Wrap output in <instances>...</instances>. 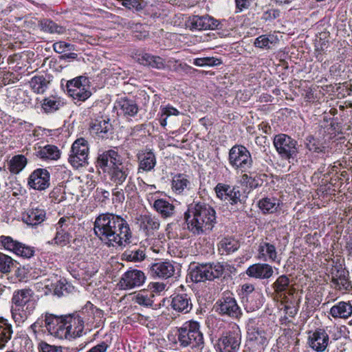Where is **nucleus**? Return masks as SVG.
I'll return each mask as SVG.
<instances>
[{"label":"nucleus","mask_w":352,"mask_h":352,"mask_svg":"<svg viewBox=\"0 0 352 352\" xmlns=\"http://www.w3.org/2000/svg\"><path fill=\"white\" fill-rule=\"evenodd\" d=\"M94 232L108 247H125L131 242L129 224L122 216L113 213L100 214L94 223Z\"/></svg>","instance_id":"1"},{"label":"nucleus","mask_w":352,"mask_h":352,"mask_svg":"<svg viewBox=\"0 0 352 352\" xmlns=\"http://www.w3.org/2000/svg\"><path fill=\"white\" fill-rule=\"evenodd\" d=\"M184 219L187 229L195 236L208 234L217 223L214 209L204 203L190 205Z\"/></svg>","instance_id":"2"},{"label":"nucleus","mask_w":352,"mask_h":352,"mask_svg":"<svg viewBox=\"0 0 352 352\" xmlns=\"http://www.w3.org/2000/svg\"><path fill=\"white\" fill-rule=\"evenodd\" d=\"M45 327L49 333L59 339H74L82 336L85 325L76 314L58 316L46 313Z\"/></svg>","instance_id":"3"},{"label":"nucleus","mask_w":352,"mask_h":352,"mask_svg":"<svg viewBox=\"0 0 352 352\" xmlns=\"http://www.w3.org/2000/svg\"><path fill=\"white\" fill-rule=\"evenodd\" d=\"M98 166L107 172L110 182L116 187H119L129 179L130 169L123 164L122 158L114 150H108L99 155L97 160Z\"/></svg>","instance_id":"4"},{"label":"nucleus","mask_w":352,"mask_h":352,"mask_svg":"<svg viewBox=\"0 0 352 352\" xmlns=\"http://www.w3.org/2000/svg\"><path fill=\"white\" fill-rule=\"evenodd\" d=\"M36 302L34 292L30 289H22L15 291L12 298V316L15 322H25L34 311Z\"/></svg>","instance_id":"5"},{"label":"nucleus","mask_w":352,"mask_h":352,"mask_svg":"<svg viewBox=\"0 0 352 352\" xmlns=\"http://www.w3.org/2000/svg\"><path fill=\"white\" fill-rule=\"evenodd\" d=\"M231 265L226 263L199 264L192 269L190 276L192 281L204 282L218 278L225 270H229Z\"/></svg>","instance_id":"6"},{"label":"nucleus","mask_w":352,"mask_h":352,"mask_svg":"<svg viewBox=\"0 0 352 352\" xmlns=\"http://www.w3.org/2000/svg\"><path fill=\"white\" fill-rule=\"evenodd\" d=\"M178 340L181 346L202 348L204 344V336L200 331V324L195 320L186 322L178 329Z\"/></svg>","instance_id":"7"},{"label":"nucleus","mask_w":352,"mask_h":352,"mask_svg":"<svg viewBox=\"0 0 352 352\" xmlns=\"http://www.w3.org/2000/svg\"><path fill=\"white\" fill-rule=\"evenodd\" d=\"M241 343V332L236 324L224 331L217 342L219 352H239Z\"/></svg>","instance_id":"8"},{"label":"nucleus","mask_w":352,"mask_h":352,"mask_svg":"<svg viewBox=\"0 0 352 352\" xmlns=\"http://www.w3.org/2000/svg\"><path fill=\"white\" fill-rule=\"evenodd\" d=\"M228 161L235 170L246 172L252 168L253 160L250 152L242 145H234L229 151Z\"/></svg>","instance_id":"9"},{"label":"nucleus","mask_w":352,"mask_h":352,"mask_svg":"<svg viewBox=\"0 0 352 352\" xmlns=\"http://www.w3.org/2000/svg\"><path fill=\"white\" fill-rule=\"evenodd\" d=\"M273 144L280 157L283 160H294L298 154V142L290 136L280 133L276 135Z\"/></svg>","instance_id":"10"},{"label":"nucleus","mask_w":352,"mask_h":352,"mask_svg":"<svg viewBox=\"0 0 352 352\" xmlns=\"http://www.w3.org/2000/svg\"><path fill=\"white\" fill-rule=\"evenodd\" d=\"M89 153L87 140L83 138L76 139L72 145L69 162L75 168L85 166L88 164Z\"/></svg>","instance_id":"11"},{"label":"nucleus","mask_w":352,"mask_h":352,"mask_svg":"<svg viewBox=\"0 0 352 352\" xmlns=\"http://www.w3.org/2000/svg\"><path fill=\"white\" fill-rule=\"evenodd\" d=\"M88 82L87 78L82 76L68 80L66 84L67 94L77 101L86 100L91 95Z\"/></svg>","instance_id":"12"},{"label":"nucleus","mask_w":352,"mask_h":352,"mask_svg":"<svg viewBox=\"0 0 352 352\" xmlns=\"http://www.w3.org/2000/svg\"><path fill=\"white\" fill-rule=\"evenodd\" d=\"M216 306L217 311L221 315L239 319L242 314L236 300L230 293L223 294V296L216 302Z\"/></svg>","instance_id":"13"},{"label":"nucleus","mask_w":352,"mask_h":352,"mask_svg":"<svg viewBox=\"0 0 352 352\" xmlns=\"http://www.w3.org/2000/svg\"><path fill=\"white\" fill-rule=\"evenodd\" d=\"M186 27L192 30H206L220 29L221 24L214 17L205 14L203 16L193 15L190 16L186 22Z\"/></svg>","instance_id":"14"},{"label":"nucleus","mask_w":352,"mask_h":352,"mask_svg":"<svg viewBox=\"0 0 352 352\" xmlns=\"http://www.w3.org/2000/svg\"><path fill=\"white\" fill-rule=\"evenodd\" d=\"M248 347L251 352H263L268 344L266 333L255 327L248 329Z\"/></svg>","instance_id":"15"},{"label":"nucleus","mask_w":352,"mask_h":352,"mask_svg":"<svg viewBox=\"0 0 352 352\" xmlns=\"http://www.w3.org/2000/svg\"><path fill=\"white\" fill-rule=\"evenodd\" d=\"M332 286L342 292H349L351 288V282L349 280V272L341 265L333 266L331 271Z\"/></svg>","instance_id":"16"},{"label":"nucleus","mask_w":352,"mask_h":352,"mask_svg":"<svg viewBox=\"0 0 352 352\" xmlns=\"http://www.w3.org/2000/svg\"><path fill=\"white\" fill-rule=\"evenodd\" d=\"M0 243L5 250L24 258H30L34 254V250L29 246L14 240L8 236H0Z\"/></svg>","instance_id":"17"},{"label":"nucleus","mask_w":352,"mask_h":352,"mask_svg":"<svg viewBox=\"0 0 352 352\" xmlns=\"http://www.w3.org/2000/svg\"><path fill=\"white\" fill-rule=\"evenodd\" d=\"M50 174L45 168H38L34 170L28 179V185L37 190H44L50 185Z\"/></svg>","instance_id":"18"},{"label":"nucleus","mask_w":352,"mask_h":352,"mask_svg":"<svg viewBox=\"0 0 352 352\" xmlns=\"http://www.w3.org/2000/svg\"><path fill=\"white\" fill-rule=\"evenodd\" d=\"M217 197L221 201H228L230 204H236L241 201V192L238 187H231L230 186L218 183L214 188Z\"/></svg>","instance_id":"19"},{"label":"nucleus","mask_w":352,"mask_h":352,"mask_svg":"<svg viewBox=\"0 0 352 352\" xmlns=\"http://www.w3.org/2000/svg\"><path fill=\"white\" fill-rule=\"evenodd\" d=\"M146 280L143 272L132 270L126 272L122 276L119 285L123 289H131L142 285Z\"/></svg>","instance_id":"20"},{"label":"nucleus","mask_w":352,"mask_h":352,"mask_svg":"<svg viewBox=\"0 0 352 352\" xmlns=\"http://www.w3.org/2000/svg\"><path fill=\"white\" fill-rule=\"evenodd\" d=\"M170 298V307L175 311L186 314L192 310V299L188 294L174 293Z\"/></svg>","instance_id":"21"},{"label":"nucleus","mask_w":352,"mask_h":352,"mask_svg":"<svg viewBox=\"0 0 352 352\" xmlns=\"http://www.w3.org/2000/svg\"><path fill=\"white\" fill-rule=\"evenodd\" d=\"M89 129L91 132L99 138H108L111 133L112 125L109 122V119L103 116H98L92 119L90 124Z\"/></svg>","instance_id":"22"},{"label":"nucleus","mask_w":352,"mask_h":352,"mask_svg":"<svg viewBox=\"0 0 352 352\" xmlns=\"http://www.w3.org/2000/svg\"><path fill=\"white\" fill-rule=\"evenodd\" d=\"M248 276L255 279H270L273 276L274 270L271 265L266 263H258L251 265L245 271Z\"/></svg>","instance_id":"23"},{"label":"nucleus","mask_w":352,"mask_h":352,"mask_svg":"<svg viewBox=\"0 0 352 352\" xmlns=\"http://www.w3.org/2000/svg\"><path fill=\"white\" fill-rule=\"evenodd\" d=\"M329 335L324 329H318L309 336V346L317 352H323L329 344Z\"/></svg>","instance_id":"24"},{"label":"nucleus","mask_w":352,"mask_h":352,"mask_svg":"<svg viewBox=\"0 0 352 352\" xmlns=\"http://www.w3.org/2000/svg\"><path fill=\"white\" fill-rule=\"evenodd\" d=\"M138 173L149 172L154 169L157 161L154 153L151 150H142L137 153Z\"/></svg>","instance_id":"25"},{"label":"nucleus","mask_w":352,"mask_h":352,"mask_svg":"<svg viewBox=\"0 0 352 352\" xmlns=\"http://www.w3.org/2000/svg\"><path fill=\"white\" fill-rule=\"evenodd\" d=\"M192 179L188 175L177 173L171 179V189L177 195H183L192 189Z\"/></svg>","instance_id":"26"},{"label":"nucleus","mask_w":352,"mask_h":352,"mask_svg":"<svg viewBox=\"0 0 352 352\" xmlns=\"http://www.w3.org/2000/svg\"><path fill=\"white\" fill-rule=\"evenodd\" d=\"M150 272L153 277L167 279L173 276L175 267L170 262H159L151 266Z\"/></svg>","instance_id":"27"},{"label":"nucleus","mask_w":352,"mask_h":352,"mask_svg":"<svg viewBox=\"0 0 352 352\" xmlns=\"http://www.w3.org/2000/svg\"><path fill=\"white\" fill-rule=\"evenodd\" d=\"M277 251L274 244L266 241H262L258 248V258L263 261L271 263L278 262L277 261Z\"/></svg>","instance_id":"28"},{"label":"nucleus","mask_w":352,"mask_h":352,"mask_svg":"<svg viewBox=\"0 0 352 352\" xmlns=\"http://www.w3.org/2000/svg\"><path fill=\"white\" fill-rule=\"evenodd\" d=\"M45 218V210L38 208L29 209L22 216L23 221L30 226L38 225L43 222Z\"/></svg>","instance_id":"29"},{"label":"nucleus","mask_w":352,"mask_h":352,"mask_svg":"<svg viewBox=\"0 0 352 352\" xmlns=\"http://www.w3.org/2000/svg\"><path fill=\"white\" fill-rule=\"evenodd\" d=\"M242 291L247 294V303H250V309H258L262 305L261 294L254 292V286L252 284L242 285Z\"/></svg>","instance_id":"30"},{"label":"nucleus","mask_w":352,"mask_h":352,"mask_svg":"<svg viewBox=\"0 0 352 352\" xmlns=\"http://www.w3.org/2000/svg\"><path fill=\"white\" fill-rule=\"evenodd\" d=\"M116 108L118 109L120 114L129 117L135 116L139 111L138 106L135 101L126 98L119 99L116 102Z\"/></svg>","instance_id":"31"},{"label":"nucleus","mask_w":352,"mask_h":352,"mask_svg":"<svg viewBox=\"0 0 352 352\" xmlns=\"http://www.w3.org/2000/svg\"><path fill=\"white\" fill-rule=\"evenodd\" d=\"M329 314L334 318H349L352 315V303L350 301L338 302L330 309Z\"/></svg>","instance_id":"32"},{"label":"nucleus","mask_w":352,"mask_h":352,"mask_svg":"<svg viewBox=\"0 0 352 352\" xmlns=\"http://www.w3.org/2000/svg\"><path fill=\"white\" fill-rule=\"evenodd\" d=\"M51 80V76L49 75H37L30 79L29 84L34 93L43 94L48 88Z\"/></svg>","instance_id":"33"},{"label":"nucleus","mask_w":352,"mask_h":352,"mask_svg":"<svg viewBox=\"0 0 352 352\" xmlns=\"http://www.w3.org/2000/svg\"><path fill=\"white\" fill-rule=\"evenodd\" d=\"M64 104L65 102L60 97L52 95L42 100L41 108L45 113H51L60 109Z\"/></svg>","instance_id":"34"},{"label":"nucleus","mask_w":352,"mask_h":352,"mask_svg":"<svg viewBox=\"0 0 352 352\" xmlns=\"http://www.w3.org/2000/svg\"><path fill=\"white\" fill-rule=\"evenodd\" d=\"M36 156L44 160H57L60 158V152L57 146L47 144L38 148Z\"/></svg>","instance_id":"35"},{"label":"nucleus","mask_w":352,"mask_h":352,"mask_svg":"<svg viewBox=\"0 0 352 352\" xmlns=\"http://www.w3.org/2000/svg\"><path fill=\"white\" fill-rule=\"evenodd\" d=\"M290 278L287 275H280L272 283V287L274 294L279 298H285V293L290 286Z\"/></svg>","instance_id":"36"},{"label":"nucleus","mask_w":352,"mask_h":352,"mask_svg":"<svg viewBox=\"0 0 352 352\" xmlns=\"http://www.w3.org/2000/svg\"><path fill=\"white\" fill-rule=\"evenodd\" d=\"M239 248V242L233 238L226 237L218 243V251L221 255H228Z\"/></svg>","instance_id":"37"},{"label":"nucleus","mask_w":352,"mask_h":352,"mask_svg":"<svg viewBox=\"0 0 352 352\" xmlns=\"http://www.w3.org/2000/svg\"><path fill=\"white\" fill-rule=\"evenodd\" d=\"M137 221L140 228L147 232L157 230L160 228L159 220L151 214H141Z\"/></svg>","instance_id":"38"},{"label":"nucleus","mask_w":352,"mask_h":352,"mask_svg":"<svg viewBox=\"0 0 352 352\" xmlns=\"http://www.w3.org/2000/svg\"><path fill=\"white\" fill-rule=\"evenodd\" d=\"M12 333V324L7 319L0 317V349L5 347L6 343L11 339Z\"/></svg>","instance_id":"39"},{"label":"nucleus","mask_w":352,"mask_h":352,"mask_svg":"<svg viewBox=\"0 0 352 352\" xmlns=\"http://www.w3.org/2000/svg\"><path fill=\"white\" fill-rule=\"evenodd\" d=\"M153 208L164 218L173 216L175 212V206L164 199L155 200Z\"/></svg>","instance_id":"40"},{"label":"nucleus","mask_w":352,"mask_h":352,"mask_svg":"<svg viewBox=\"0 0 352 352\" xmlns=\"http://www.w3.org/2000/svg\"><path fill=\"white\" fill-rule=\"evenodd\" d=\"M38 26L41 31L50 34H63L66 32V29L56 23L50 19H43L38 23Z\"/></svg>","instance_id":"41"},{"label":"nucleus","mask_w":352,"mask_h":352,"mask_svg":"<svg viewBox=\"0 0 352 352\" xmlns=\"http://www.w3.org/2000/svg\"><path fill=\"white\" fill-rule=\"evenodd\" d=\"M27 158L23 155H16L8 162V170L13 174L19 173L27 165Z\"/></svg>","instance_id":"42"},{"label":"nucleus","mask_w":352,"mask_h":352,"mask_svg":"<svg viewBox=\"0 0 352 352\" xmlns=\"http://www.w3.org/2000/svg\"><path fill=\"white\" fill-rule=\"evenodd\" d=\"M145 249L144 248L129 249L122 254V259L131 262H140L145 258Z\"/></svg>","instance_id":"43"},{"label":"nucleus","mask_w":352,"mask_h":352,"mask_svg":"<svg viewBox=\"0 0 352 352\" xmlns=\"http://www.w3.org/2000/svg\"><path fill=\"white\" fill-rule=\"evenodd\" d=\"M258 205L263 213H274L279 207V201L275 197H265L258 201Z\"/></svg>","instance_id":"44"},{"label":"nucleus","mask_w":352,"mask_h":352,"mask_svg":"<svg viewBox=\"0 0 352 352\" xmlns=\"http://www.w3.org/2000/svg\"><path fill=\"white\" fill-rule=\"evenodd\" d=\"M92 309L93 304L90 302H87L81 310L75 313L78 318L82 320L84 325H85V324H89V323H94L92 314L90 313V311H92Z\"/></svg>","instance_id":"45"},{"label":"nucleus","mask_w":352,"mask_h":352,"mask_svg":"<svg viewBox=\"0 0 352 352\" xmlns=\"http://www.w3.org/2000/svg\"><path fill=\"white\" fill-rule=\"evenodd\" d=\"M154 294L153 292L145 291L140 292L135 297V302L140 305L144 307H151L153 304Z\"/></svg>","instance_id":"46"},{"label":"nucleus","mask_w":352,"mask_h":352,"mask_svg":"<svg viewBox=\"0 0 352 352\" xmlns=\"http://www.w3.org/2000/svg\"><path fill=\"white\" fill-rule=\"evenodd\" d=\"M14 265V260L10 256L0 252V273L9 274Z\"/></svg>","instance_id":"47"},{"label":"nucleus","mask_w":352,"mask_h":352,"mask_svg":"<svg viewBox=\"0 0 352 352\" xmlns=\"http://www.w3.org/2000/svg\"><path fill=\"white\" fill-rule=\"evenodd\" d=\"M221 63V59L214 57L197 58L193 60V64L199 67L217 66Z\"/></svg>","instance_id":"48"},{"label":"nucleus","mask_w":352,"mask_h":352,"mask_svg":"<svg viewBox=\"0 0 352 352\" xmlns=\"http://www.w3.org/2000/svg\"><path fill=\"white\" fill-rule=\"evenodd\" d=\"M54 241L56 244L60 246H65L69 241V234L65 229L57 228V232Z\"/></svg>","instance_id":"49"},{"label":"nucleus","mask_w":352,"mask_h":352,"mask_svg":"<svg viewBox=\"0 0 352 352\" xmlns=\"http://www.w3.org/2000/svg\"><path fill=\"white\" fill-rule=\"evenodd\" d=\"M51 201L55 204L60 203L66 199L65 194L60 187L54 188L50 193Z\"/></svg>","instance_id":"50"},{"label":"nucleus","mask_w":352,"mask_h":352,"mask_svg":"<svg viewBox=\"0 0 352 352\" xmlns=\"http://www.w3.org/2000/svg\"><path fill=\"white\" fill-rule=\"evenodd\" d=\"M306 146L310 151L316 153H320L323 151L319 142L312 136H308L306 139Z\"/></svg>","instance_id":"51"},{"label":"nucleus","mask_w":352,"mask_h":352,"mask_svg":"<svg viewBox=\"0 0 352 352\" xmlns=\"http://www.w3.org/2000/svg\"><path fill=\"white\" fill-rule=\"evenodd\" d=\"M38 348L40 352H63L60 346L50 345L44 341L39 342Z\"/></svg>","instance_id":"52"},{"label":"nucleus","mask_w":352,"mask_h":352,"mask_svg":"<svg viewBox=\"0 0 352 352\" xmlns=\"http://www.w3.org/2000/svg\"><path fill=\"white\" fill-rule=\"evenodd\" d=\"M241 179L242 182L248 185L251 188H256L261 185L258 178L256 177H252L248 174H243Z\"/></svg>","instance_id":"53"},{"label":"nucleus","mask_w":352,"mask_h":352,"mask_svg":"<svg viewBox=\"0 0 352 352\" xmlns=\"http://www.w3.org/2000/svg\"><path fill=\"white\" fill-rule=\"evenodd\" d=\"M126 182H127L123 190L124 193L127 195V196L133 197L137 191V187L133 181V179L131 176Z\"/></svg>","instance_id":"54"},{"label":"nucleus","mask_w":352,"mask_h":352,"mask_svg":"<svg viewBox=\"0 0 352 352\" xmlns=\"http://www.w3.org/2000/svg\"><path fill=\"white\" fill-rule=\"evenodd\" d=\"M272 42L265 35H261L256 38L254 45L260 48H270Z\"/></svg>","instance_id":"55"},{"label":"nucleus","mask_w":352,"mask_h":352,"mask_svg":"<svg viewBox=\"0 0 352 352\" xmlns=\"http://www.w3.org/2000/svg\"><path fill=\"white\" fill-rule=\"evenodd\" d=\"M43 322H45V320H38L30 327V330L33 333L36 338H38L41 335V332L43 331Z\"/></svg>","instance_id":"56"},{"label":"nucleus","mask_w":352,"mask_h":352,"mask_svg":"<svg viewBox=\"0 0 352 352\" xmlns=\"http://www.w3.org/2000/svg\"><path fill=\"white\" fill-rule=\"evenodd\" d=\"M153 58V55L148 53H142L137 56V61L144 66L149 67Z\"/></svg>","instance_id":"57"},{"label":"nucleus","mask_w":352,"mask_h":352,"mask_svg":"<svg viewBox=\"0 0 352 352\" xmlns=\"http://www.w3.org/2000/svg\"><path fill=\"white\" fill-rule=\"evenodd\" d=\"M149 67L157 69H162L165 67V60L160 56L153 55V58Z\"/></svg>","instance_id":"58"},{"label":"nucleus","mask_w":352,"mask_h":352,"mask_svg":"<svg viewBox=\"0 0 352 352\" xmlns=\"http://www.w3.org/2000/svg\"><path fill=\"white\" fill-rule=\"evenodd\" d=\"M161 111H162V116H166L168 117L170 116H177L179 115V111L175 109V107L172 106H166V107H161Z\"/></svg>","instance_id":"59"},{"label":"nucleus","mask_w":352,"mask_h":352,"mask_svg":"<svg viewBox=\"0 0 352 352\" xmlns=\"http://www.w3.org/2000/svg\"><path fill=\"white\" fill-rule=\"evenodd\" d=\"M109 348V345L103 341L91 347L87 352H107Z\"/></svg>","instance_id":"60"},{"label":"nucleus","mask_w":352,"mask_h":352,"mask_svg":"<svg viewBox=\"0 0 352 352\" xmlns=\"http://www.w3.org/2000/svg\"><path fill=\"white\" fill-rule=\"evenodd\" d=\"M70 46L71 45L69 43L64 41H59L54 43L53 49L56 52L61 54L66 48H69Z\"/></svg>","instance_id":"61"},{"label":"nucleus","mask_w":352,"mask_h":352,"mask_svg":"<svg viewBox=\"0 0 352 352\" xmlns=\"http://www.w3.org/2000/svg\"><path fill=\"white\" fill-rule=\"evenodd\" d=\"M236 8L239 12H241L244 9H247L251 3V0H235Z\"/></svg>","instance_id":"62"},{"label":"nucleus","mask_w":352,"mask_h":352,"mask_svg":"<svg viewBox=\"0 0 352 352\" xmlns=\"http://www.w3.org/2000/svg\"><path fill=\"white\" fill-rule=\"evenodd\" d=\"M90 313L92 314L91 316L93 317L94 322L96 320L100 319L103 316V311L101 309L96 308L94 305L92 311H90Z\"/></svg>","instance_id":"63"},{"label":"nucleus","mask_w":352,"mask_h":352,"mask_svg":"<svg viewBox=\"0 0 352 352\" xmlns=\"http://www.w3.org/2000/svg\"><path fill=\"white\" fill-rule=\"evenodd\" d=\"M166 285L163 283H153L151 284V292H161L165 289Z\"/></svg>","instance_id":"64"}]
</instances>
